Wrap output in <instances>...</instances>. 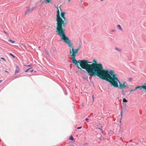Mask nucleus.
Wrapping results in <instances>:
<instances>
[{
    "instance_id": "b1692460",
    "label": "nucleus",
    "mask_w": 146,
    "mask_h": 146,
    "mask_svg": "<svg viewBox=\"0 0 146 146\" xmlns=\"http://www.w3.org/2000/svg\"><path fill=\"white\" fill-rule=\"evenodd\" d=\"M129 91H130V93H131L133 91V89H130Z\"/></svg>"
},
{
    "instance_id": "bb28decb",
    "label": "nucleus",
    "mask_w": 146,
    "mask_h": 146,
    "mask_svg": "<svg viewBox=\"0 0 146 146\" xmlns=\"http://www.w3.org/2000/svg\"><path fill=\"white\" fill-rule=\"evenodd\" d=\"M92 97L93 99V100H94V95H92Z\"/></svg>"
},
{
    "instance_id": "f704fd0d",
    "label": "nucleus",
    "mask_w": 146,
    "mask_h": 146,
    "mask_svg": "<svg viewBox=\"0 0 146 146\" xmlns=\"http://www.w3.org/2000/svg\"><path fill=\"white\" fill-rule=\"evenodd\" d=\"M125 106H126V104H125Z\"/></svg>"
},
{
    "instance_id": "4c0bfd02",
    "label": "nucleus",
    "mask_w": 146,
    "mask_h": 146,
    "mask_svg": "<svg viewBox=\"0 0 146 146\" xmlns=\"http://www.w3.org/2000/svg\"><path fill=\"white\" fill-rule=\"evenodd\" d=\"M103 138V137H101V138Z\"/></svg>"
},
{
    "instance_id": "9b49d317",
    "label": "nucleus",
    "mask_w": 146,
    "mask_h": 146,
    "mask_svg": "<svg viewBox=\"0 0 146 146\" xmlns=\"http://www.w3.org/2000/svg\"><path fill=\"white\" fill-rule=\"evenodd\" d=\"M115 49L116 50L119 52H121V49L118 48L117 47H115Z\"/></svg>"
},
{
    "instance_id": "412c9836",
    "label": "nucleus",
    "mask_w": 146,
    "mask_h": 146,
    "mask_svg": "<svg viewBox=\"0 0 146 146\" xmlns=\"http://www.w3.org/2000/svg\"><path fill=\"white\" fill-rule=\"evenodd\" d=\"M121 93L122 94H125L124 93V91L123 90H122V91Z\"/></svg>"
},
{
    "instance_id": "f8f14e48",
    "label": "nucleus",
    "mask_w": 146,
    "mask_h": 146,
    "mask_svg": "<svg viewBox=\"0 0 146 146\" xmlns=\"http://www.w3.org/2000/svg\"><path fill=\"white\" fill-rule=\"evenodd\" d=\"M51 2V0H45V2L46 3H50Z\"/></svg>"
},
{
    "instance_id": "20e7f679",
    "label": "nucleus",
    "mask_w": 146,
    "mask_h": 146,
    "mask_svg": "<svg viewBox=\"0 0 146 146\" xmlns=\"http://www.w3.org/2000/svg\"><path fill=\"white\" fill-rule=\"evenodd\" d=\"M56 17V20L57 21L56 32L59 35H60L65 32V29L61 26V24L63 23L64 22L63 21V19L60 16V12L58 8H57Z\"/></svg>"
},
{
    "instance_id": "aec40b11",
    "label": "nucleus",
    "mask_w": 146,
    "mask_h": 146,
    "mask_svg": "<svg viewBox=\"0 0 146 146\" xmlns=\"http://www.w3.org/2000/svg\"><path fill=\"white\" fill-rule=\"evenodd\" d=\"M10 54L11 56H12L13 57V58H15V56L13 54H12L11 53H10Z\"/></svg>"
},
{
    "instance_id": "cd10ccee",
    "label": "nucleus",
    "mask_w": 146,
    "mask_h": 146,
    "mask_svg": "<svg viewBox=\"0 0 146 146\" xmlns=\"http://www.w3.org/2000/svg\"><path fill=\"white\" fill-rule=\"evenodd\" d=\"M5 72L7 73H9V72L7 70H5Z\"/></svg>"
},
{
    "instance_id": "f3484780",
    "label": "nucleus",
    "mask_w": 146,
    "mask_h": 146,
    "mask_svg": "<svg viewBox=\"0 0 146 146\" xmlns=\"http://www.w3.org/2000/svg\"><path fill=\"white\" fill-rule=\"evenodd\" d=\"M31 69H32V68H29V69H27V70H26L25 71V72H28V71H29V70Z\"/></svg>"
},
{
    "instance_id": "c9c22d12",
    "label": "nucleus",
    "mask_w": 146,
    "mask_h": 146,
    "mask_svg": "<svg viewBox=\"0 0 146 146\" xmlns=\"http://www.w3.org/2000/svg\"><path fill=\"white\" fill-rule=\"evenodd\" d=\"M100 129L101 130H102V129H101V128H100Z\"/></svg>"
},
{
    "instance_id": "6ab92c4d",
    "label": "nucleus",
    "mask_w": 146,
    "mask_h": 146,
    "mask_svg": "<svg viewBox=\"0 0 146 146\" xmlns=\"http://www.w3.org/2000/svg\"><path fill=\"white\" fill-rule=\"evenodd\" d=\"M124 88H127V89H128V87H127V86L126 85H124V87H123V89Z\"/></svg>"
},
{
    "instance_id": "9d476101",
    "label": "nucleus",
    "mask_w": 146,
    "mask_h": 146,
    "mask_svg": "<svg viewBox=\"0 0 146 146\" xmlns=\"http://www.w3.org/2000/svg\"><path fill=\"white\" fill-rule=\"evenodd\" d=\"M8 42H10L11 43L13 44L15 42V41H14L12 40H11V39H9V40H8Z\"/></svg>"
},
{
    "instance_id": "2f4dec72",
    "label": "nucleus",
    "mask_w": 146,
    "mask_h": 146,
    "mask_svg": "<svg viewBox=\"0 0 146 146\" xmlns=\"http://www.w3.org/2000/svg\"><path fill=\"white\" fill-rule=\"evenodd\" d=\"M2 81V80H0V83Z\"/></svg>"
},
{
    "instance_id": "c85d7f7f",
    "label": "nucleus",
    "mask_w": 146,
    "mask_h": 146,
    "mask_svg": "<svg viewBox=\"0 0 146 146\" xmlns=\"http://www.w3.org/2000/svg\"><path fill=\"white\" fill-rule=\"evenodd\" d=\"M112 32H114V31H115V30H112Z\"/></svg>"
},
{
    "instance_id": "473e14b6",
    "label": "nucleus",
    "mask_w": 146,
    "mask_h": 146,
    "mask_svg": "<svg viewBox=\"0 0 146 146\" xmlns=\"http://www.w3.org/2000/svg\"><path fill=\"white\" fill-rule=\"evenodd\" d=\"M71 0H68V2H70Z\"/></svg>"
},
{
    "instance_id": "0eeeda50",
    "label": "nucleus",
    "mask_w": 146,
    "mask_h": 146,
    "mask_svg": "<svg viewBox=\"0 0 146 146\" xmlns=\"http://www.w3.org/2000/svg\"><path fill=\"white\" fill-rule=\"evenodd\" d=\"M16 69L15 72V75L17 74L18 73L20 70V69L18 66H16Z\"/></svg>"
},
{
    "instance_id": "393cba45",
    "label": "nucleus",
    "mask_w": 146,
    "mask_h": 146,
    "mask_svg": "<svg viewBox=\"0 0 146 146\" xmlns=\"http://www.w3.org/2000/svg\"><path fill=\"white\" fill-rule=\"evenodd\" d=\"M18 77H17V76H15L14 78H13V80H14V79H15V78H17Z\"/></svg>"
},
{
    "instance_id": "4468645a",
    "label": "nucleus",
    "mask_w": 146,
    "mask_h": 146,
    "mask_svg": "<svg viewBox=\"0 0 146 146\" xmlns=\"http://www.w3.org/2000/svg\"><path fill=\"white\" fill-rule=\"evenodd\" d=\"M74 138L73 136L72 135L70 136L69 138V139L72 140Z\"/></svg>"
},
{
    "instance_id": "dca6fc26",
    "label": "nucleus",
    "mask_w": 146,
    "mask_h": 146,
    "mask_svg": "<svg viewBox=\"0 0 146 146\" xmlns=\"http://www.w3.org/2000/svg\"><path fill=\"white\" fill-rule=\"evenodd\" d=\"M121 119L123 116V111L122 110L121 111Z\"/></svg>"
},
{
    "instance_id": "1a4fd4ad",
    "label": "nucleus",
    "mask_w": 146,
    "mask_h": 146,
    "mask_svg": "<svg viewBox=\"0 0 146 146\" xmlns=\"http://www.w3.org/2000/svg\"><path fill=\"white\" fill-rule=\"evenodd\" d=\"M117 27L118 29H119L121 31H123L122 28L120 25H117Z\"/></svg>"
},
{
    "instance_id": "2eb2a0df",
    "label": "nucleus",
    "mask_w": 146,
    "mask_h": 146,
    "mask_svg": "<svg viewBox=\"0 0 146 146\" xmlns=\"http://www.w3.org/2000/svg\"><path fill=\"white\" fill-rule=\"evenodd\" d=\"M123 102H127V101L125 98H124L123 100Z\"/></svg>"
},
{
    "instance_id": "f03ea898",
    "label": "nucleus",
    "mask_w": 146,
    "mask_h": 146,
    "mask_svg": "<svg viewBox=\"0 0 146 146\" xmlns=\"http://www.w3.org/2000/svg\"><path fill=\"white\" fill-rule=\"evenodd\" d=\"M106 71H107L108 73H106V75L104 74L105 77L102 79L108 81L111 83L114 87L115 88L118 87V82L119 83V88L123 90L124 86L126 82L124 81L123 84L121 83L118 79L117 75L114 73L113 70H106Z\"/></svg>"
},
{
    "instance_id": "e433bc0d",
    "label": "nucleus",
    "mask_w": 146,
    "mask_h": 146,
    "mask_svg": "<svg viewBox=\"0 0 146 146\" xmlns=\"http://www.w3.org/2000/svg\"><path fill=\"white\" fill-rule=\"evenodd\" d=\"M102 133H103V131H102Z\"/></svg>"
},
{
    "instance_id": "5701e85b",
    "label": "nucleus",
    "mask_w": 146,
    "mask_h": 146,
    "mask_svg": "<svg viewBox=\"0 0 146 146\" xmlns=\"http://www.w3.org/2000/svg\"><path fill=\"white\" fill-rule=\"evenodd\" d=\"M1 58L2 59H3V60H4V61H6V60H5V58H3V57H1Z\"/></svg>"
},
{
    "instance_id": "c756f323",
    "label": "nucleus",
    "mask_w": 146,
    "mask_h": 146,
    "mask_svg": "<svg viewBox=\"0 0 146 146\" xmlns=\"http://www.w3.org/2000/svg\"><path fill=\"white\" fill-rule=\"evenodd\" d=\"M144 85L145 86H146V83H145Z\"/></svg>"
},
{
    "instance_id": "a211bd4d",
    "label": "nucleus",
    "mask_w": 146,
    "mask_h": 146,
    "mask_svg": "<svg viewBox=\"0 0 146 146\" xmlns=\"http://www.w3.org/2000/svg\"><path fill=\"white\" fill-rule=\"evenodd\" d=\"M29 71L31 72H32L33 71V70L31 69Z\"/></svg>"
},
{
    "instance_id": "a878e982",
    "label": "nucleus",
    "mask_w": 146,
    "mask_h": 146,
    "mask_svg": "<svg viewBox=\"0 0 146 146\" xmlns=\"http://www.w3.org/2000/svg\"><path fill=\"white\" fill-rule=\"evenodd\" d=\"M86 120L87 121L88 120H89V119L88 118H86Z\"/></svg>"
},
{
    "instance_id": "39448f33",
    "label": "nucleus",
    "mask_w": 146,
    "mask_h": 146,
    "mask_svg": "<svg viewBox=\"0 0 146 146\" xmlns=\"http://www.w3.org/2000/svg\"><path fill=\"white\" fill-rule=\"evenodd\" d=\"M65 12H61L60 15L62 18L64 20H63V21L64 22L63 23H62L61 25V26L62 27V26L64 27L67 23L66 18L65 17Z\"/></svg>"
},
{
    "instance_id": "6e6552de",
    "label": "nucleus",
    "mask_w": 146,
    "mask_h": 146,
    "mask_svg": "<svg viewBox=\"0 0 146 146\" xmlns=\"http://www.w3.org/2000/svg\"><path fill=\"white\" fill-rule=\"evenodd\" d=\"M33 9V8H29L28 9V10L25 12V15L27 14V13L28 12H29V13L31 12L32 11Z\"/></svg>"
},
{
    "instance_id": "72a5a7b5",
    "label": "nucleus",
    "mask_w": 146,
    "mask_h": 146,
    "mask_svg": "<svg viewBox=\"0 0 146 146\" xmlns=\"http://www.w3.org/2000/svg\"><path fill=\"white\" fill-rule=\"evenodd\" d=\"M104 0H101V1H103Z\"/></svg>"
},
{
    "instance_id": "7ed1b4c3",
    "label": "nucleus",
    "mask_w": 146,
    "mask_h": 146,
    "mask_svg": "<svg viewBox=\"0 0 146 146\" xmlns=\"http://www.w3.org/2000/svg\"><path fill=\"white\" fill-rule=\"evenodd\" d=\"M59 36L61 38V40L67 44L70 47V54L71 57V59L74 60V59L75 58L76 54L80 48V46L77 48L74 49L71 40L66 35L65 32Z\"/></svg>"
},
{
    "instance_id": "ddd939ff",
    "label": "nucleus",
    "mask_w": 146,
    "mask_h": 146,
    "mask_svg": "<svg viewBox=\"0 0 146 146\" xmlns=\"http://www.w3.org/2000/svg\"><path fill=\"white\" fill-rule=\"evenodd\" d=\"M132 80V78H129L127 79V80L129 82H131Z\"/></svg>"
},
{
    "instance_id": "4be33fe9",
    "label": "nucleus",
    "mask_w": 146,
    "mask_h": 146,
    "mask_svg": "<svg viewBox=\"0 0 146 146\" xmlns=\"http://www.w3.org/2000/svg\"><path fill=\"white\" fill-rule=\"evenodd\" d=\"M82 128V127H77V129H81V128Z\"/></svg>"
},
{
    "instance_id": "f257e3e1",
    "label": "nucleus",
    "mask_w": 146,
    "mask_h": 146,
    "mask_svg": "<svg viewBox=\"0 0 146 146\" xmlns=\"http://www.w3.org/2000/svg\"><path fill=\"white\" fill-rule=\"evenodd\" d=\"M73 60L71 59L72 63L75 64L76 66L80 70H82L79 66L78 63L80 64L82 68L85 69L88 74L92 76H97L100 78H103L105 76L104 74H106L107 73V69H103V66L100 63L96 64L93 63L92 64H89L90 62L86 60H79L78 61L75 59Z\"/></svg>"
},
{
    "instance_id": "423d86ee",
    "label": "nucleus",
    "mask_w": 146,
    "mask_h": 146,
    "mask_svg": "<svg viewBox=\"0 0 146 146\" xmlns=\"http://www.w3.org/2000/svg\"><path fill=\"white\" fill-rule=\"evenodd\" d=\"M138 89H143L144 90L145 92H146V86H145L144 85H142L141 86H139L136 87L133 90V91H135Z\"/></svg>"
},
{
    "instance_id": "7c9ffc66",
    "label": "nucleus",
    "mask_w": 146,
    "mask_h": 146,
    "mask_svg": "<svg viewBox=\"0 0 146 146\" xmlns=\"http://www.w3.org/2000/svg\"><path fill=\"white\" fill-rule=\"evenodd\" d=\"M27 66H29V67H30L31 66L30 65H28Z\"/></svg>"
}]
</instances>
